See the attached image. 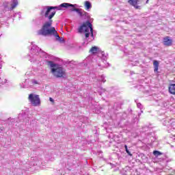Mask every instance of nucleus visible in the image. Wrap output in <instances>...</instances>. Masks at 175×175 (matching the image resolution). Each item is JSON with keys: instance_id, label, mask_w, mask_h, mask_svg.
Segmentation results:
<instances>
[{"instance_id": "1", "label": "nucleus", "mask_w": 175, "mask_h": 175, "mask_svg": "<svg viewBox=\"0 0 175 175\" xmlns=\"http://www.w3.org/2000/svg\"><path fill=\"white\" fill-rule=\"evenodd\" d=\"M29 61L30 62H40L43 58H47L46 52L42 51L38 46L33 45L30 50L29 54Z\"/></svg>"}, {"instance_id": "2", "label": "nucleus", "mask_w": 175, "mask_h": 175, "mask_svg": "<svg viewBox=\"0 0 175 175\" xmlns=\"http://www.w3.org/2000/svg\"><path fill=\"white\" fill-rule=\"evenodd\" d=\"M53 21L45 22L41 29L38 31V35L42 36H53L57 33V30H55V27H52Z\"/></svg>"}, {"instance_id": "3", "label": "nucleus", "mask_w": 175, "mask_h": 175, "mask_svg": "<svg viewBox=\"0 0 175 175\" xmlns=\"http://www.w3.org/2000/svg\"><path fill=\"white\" fill-rule=\"evenodd\" d=\"M55 10H60L59 6H44L41 9L40 16L46 18L48 21H53V17L55 16Z\"/></svg>"}, {"instance_id": "4", "label": "nucleus", "mask_w": 175, "mask_h": 175, "mask_svg": "<svg viewBox=\"0 0 175 175\" xmlns=\"http://www.w3.org/2000/svg\"><path fill=\"white\" fill-rule=\"evenodd\" d=\"M46 62L48 66L51 68V73H53L55 77L57 79H62L65 77V70H64V68H62V66L54 63L53 61H47Z\"/></svg>"}, {"instance_id": "5", "label": "nucleus", "mask_w": 175, "mask_h": 175, "mask_svg": "<svg viewBox=\"0 0 175 175\" xmlns=\"http://www.w3.org/2000/svg\"><path fill=\"white\" fill-rule=\"evenodd\" d=\"M77 32L80 35H85L86 40L88 39V21L84 22L78 27Z\"/></svg>"}, {"instance_id": "6", "label": "nucleus", "mask_w": 175, "mask_h": 175, "mask_svg": "<svg viewBox=\"0 0 175 175\" xmlns=\"http://www.w3.org/2000/svg\"><path fill=\"white\" fill-rule=\"evenodd\" d=\"M60 10L64 8V9H68L70 12H76L79 8L77 4H72L69 3H63L59 5Z\"/></svg>"}, {"instance_id": "7", "label": "nucleus", "mask_w": 175, "mask_h": 175, "mask_svg": "<svg viewBox=\"0 0 175 175\" xmlns=\"http://www.w3.org/2000/svg\"><path fill=\"white\" fill-rule=\"evenodd\" d=\"M29 100L31 103L32 106L40 105V98H39V95H34L33 94H29Z\"/></svg>"}, {"instance_id": "8", "label": "nucleus", "mask_w": 175, "mask_h": 175, "mask_svg": "<svg viewBox=\"0 0 175 175\" xmlns=\"http://www.w3.org/2000/svg\"><path fill=\"white\" fill-rule=\"evenodd\" d=\"M75 12L76 13H77L78 16H79V17L82 18V20H85V18H88V17L87 16V12L81 8H77V10Z\"/></svg>"}, {"instance_id": "9", "label": "nucleus", "mask_w": 175, "mask_h": 175, "mask_svg": "<svg viewBox=\"0 0 175 175\" xmlns=\"http://www.w3.org/2000/svg\"><path fill=\"white\" fill-rule=\"evenodd\" d=\"M163 43L164 46H166L167 47H170V46H172L173 44V40H172V38H170V37L169 36H165L163 38Z\"/></svg>"}, {"instance_id": "10", "label": "nucleus", "mask_w": 175, "mask_h": 175, "mask_svg": "<svg viewBox=\"0 0 175 175\" xmlns=\"http://www.w3.org/2000/svg\"><path fill=\"white\" fill-rule=\"evenodd\" d=\"M128 3L131 6H133L135 9H140V6L137 5L139 3V0H128Z\"/></svg>"}, {"instance_id": "11", "label": "nucleus", "mask_w": 175, "mask_h": 175, "mask_svg": "<svg viewBox=\"0 0 175 175\" xmlns=\"http://www.w3.org/2000/svg\"><path fill=\"white\" fill-rule=\"evenodd\" d=\"M101 51H102L98 46H92L89 51L93 55H95V54H98V53H100Z\"/></svg>"}, {"instance_id": "12", "label": "nucleus", "mask_w": 175, "mask_h": 175, "mask_svg": "<svg viewBox=\"0 0 175 175\" xmlns=\"http://www.w3.org/2000/svg\"><path fill=\"white\" fill-rule=\"evenodd\" d=\"M168 92L171 95H175V83L170 84L168 87Z\"/></svg>"}, {"instance_id": "13", "label": "nucleus", "mask_w": 175, "mask_h": 175, "mask_svg": "<svg viewBox=\"0 0 175 175\" xmlns=\"http://www.w3.org/2000/svg\"><path fill=\"white\" fill-rule=\"evenodd\" d=\"M88 28L90 29V36L92 38H90V41L92 42L94 40V29H92V24L91 23L88 22Z\"/></svg>"}, {"instance_id": "14", "label": "nucleus", "mask_w": 175, "mask_h": 175, "mask_svg": "<svg viewBox=\"0 0 175 175\" xmlns=\"http://www.w3.org/2000/svg\"><path fill=\"white\" fill-rule=\"evenodd\" d=\"M53 36H55L56 40H57V42H59V43H65V40H64L63 38L59 37V35H58V33L57 31L55 34H53Z\"/></svg>"}, {"instance_id": "15", "label": "nucleus", "mask_w": 175, "mask_h": 175, "mask_svg": "<svg viewBox=\"0 0 175 175\" xmlns=\"http://www.w3.org/2000/svg\"><path fill=\"white\" fill-rule=\"evenodd\" d=\"M153 66H154V72H156L157 73H158V69L159 68V62H158V60H154L153 61Z\"/></svg>"}, {"instance_id": "16", "label": "nucleus", "mask_w": 175, "mask_h": 175, "mask_svg": "<svg viewBox=\"0 0 175 175\" xmlns=\"http://www.w3.org/2000/svg\"><path fill=\"white\" fill-rule=\"evenodd\" d=\"M17 5H18V1L17 0H12L10 10H13Z\"/></svg>"}, {"instance_id": "17", "label": "nucleus", "mask_w": 175, "mask_h": 175, "mask_svg": "<svg viewBox=\"0 0 175 175\" xmlns=\"http://www.w3.org/2000/svg\"><path fill=\"white\" fill-rule=\"evenodd\" d=\"M25 116H26L25 112H22L18 115V120H20L21 121L22 120H24V118H25Z\"/></svg>"}, {"instance_id": "18", "label": "nucleus", "mask_w": 175, "mask_h": 175, "mask_svg": "<svg viewBox=\"0 0 175 175\" xmlns=\"http://www.w3.org/2000/svg\"><path fill=\"white\" fill-rule=\"evenodd\" d=\"M29 84H30V87H32V85H35L36 84H39V81H38L36 79H31Z\"/></svg>"}, {"instance_id": "19", "label": "nucleus", "mask_w": 175, "mask_h": 175, "mask_svg": "<svg viewBox=\"0 0 175 175\" xmlns=\"http://www.w3.org/2000/svg\"><path fill=\"white\" fill-rule=\"evenodd\" d=\"M153 155H154V157H159L160 155H162V152L158 150H154Z\"/></svg>"}, {"instance_id": "20", "label": "nucleus", "mask_w": 175, "mask_h": 175, "mask_svg": "<svg viewBox=\"0 0 175 175\" xmlns=\"http://www.w3.org/2000/svg\"><path fill=\"white\" fill-rule=\"evenodd\" d=\"M38 159V157H31V161H34L36 165H40L41 162L36 161Z\"/></svg>"}, {"instance_id": "21", "label": "nucleus", "mask_w": 175, "mask_h": 175, "mask_svg": "<svg viewBox=\"0 0 175 175\" xmlns=\"http://www.w3.org/2000/svg\"><path fill=\"white\" fill-rule=\"evenodd\" d=\"M8 80L6 79H2L0 78V87L1 85H3L5 83H7Z\"/></svg>"}, {"instance_id": "22", "label": "nucleus", "mask_w": 175, "mask_h": 175, "mask_svg": "<svg viewBox=\"0 0 175 175\" xmlns=\"http://www.w3.org/2000/svg\"><path fill=\"white\" fill-rule=\"evenodd\" d=\"M124 148L126 150V152H127L130 157H132V154L131 153V152H129V150H128V146L124 145Z\"/></svg>"}, {"instance_id": "23", "label": "nucleus", "mask_w": 175, "mask_h": 175, "mask_svg": "<svg viewBox=\"0 0 175 175\" xmlns=\"http://www.w3.org/2000/svg\"><path fill=\"white\" fill-rule=\"evenodd\" d=\"M15 16H17L18 17V18H21V12H18V13H16Z\"/></svg>"}, {"instance_id": "24", "label": "nucleus", "mask_w": 175, "mask_h": 175, "mask_svg": "<svg viewBox=\"0 0 175 175\" xmlns=\"http://www.w3.org/2000/svg\"><path fill=\"white\" fill-rule=\"evenodd\" d=\"M85 8L86 10H88V1H86L85 2Z\"/></svg>"}, {"instance_id": "25", "label": "nucleus", "mask_w": 175, "mask_h": 175, "mask_svg": "<svg viewBox=\"0 0 175 175\" xmlns=\"http://www.w3.org/2000/svg\"><path fill=\"white\" fill-rule=\"evenodd\" d=\"M83 64H84V66H87V65H88V64L87 63V59H85L83 61Z\"/></svg>"}, {"instance_id": "26", "label": "nucleus", "mask_w": 175, "mask_h": 175, "mask_svg": "<svg viewBox=\"0 0 175 175\" xmlns=\"http://www.w3.org/2000/svg\"><path fill=\"white\" fill-rule=\"evenodd\" d=\"M21 88H25V85L24 83L21 84Z\"/></svg>"}, {"instance_id": "27", "label": "nucleus", "mask_w": 175, "mask_h": 175, "mask_svg": "<svg viewBox=\"0 0 175 175\" xmlns=\"http://www.w3.org/2000/svg\"><path fill=\"white\" fill-rule=\"evenodd\" d=\"M49 100L50 102H54V99H53V98L51 97L49 98Z\"/></svg>"}, {"instance_id": "28", "label": "nucleus", "mask_w": 175, "mask_h": 175, "mask_svg": "<svg viewBox=\"0 0 175 175\" xmlns=\"http://www.w3.org/2000/svg\"><path fill=\"white\" fill-rule=\"evenodd\" d=\"M91 8V3L88 2V9H90Z\"/></svg>"}, {"instance_id": "29", "label": "nucleus", "mask_w": 175, "mask_h": 175, "mask_svg": "<svg viewBox=\"0 0 175 175\" xmlns=\"http://www.w3.org/2000/svg\"><path fill=\"white\" fill-rule=\"evenodd\" d=\"M83 43H84V44H86V45L88 44V42H87V41L84 42Z\"/></svg>"}, {"instance_id": "30", "label": "nucleus", "mask_w": 175, "mask_h": 175, "mask_svg": "<svg viewBox=\"0 0 175 175\" xmlns=\"http://www.w3.org/2000/svg\"><path fill=\"white\" fill-rule=\"evenodd\" d=\"M0 69H2V64H0Z\"/></svg>"}, {"instance_id": "31", "label": "nucleus", "mask_w": 175, "mask_h": 175, "mask_svg": "<svg viewBox=\"0 0 175 175\" xmlns=\"http://www.w3.org/2000/svg\"><path fill=\"white\" fill-rule=\"evenodd\" d=\"M3 131V129L0 128V132H2Z\"/></svg>"}, {"instance_id": "32", "label": "nucleus", "mask_w": 175, "mask_h": 175, "mask_svg": "<svg viewBox=\"0 0 175 175\" xmlns=\"http://www.w3.org/2000/svg\"><path fill=\"white\" fill-rule=\"evenodd\" d=\"M14 119H12V122H14Z\"/></svg>"}, {"instance_id": "33", "label": "nucleus", "mask_w": 175, "mask_h": 175, "mask_svg": "<svg viewBox=\"0 0 175 175\" xmlns=\"http://www.w3.org/2000/svg\"><path fill=\"white\" fill-rule=\"evenodd\" d=\"M146 3H148V0L146 1Z\"/></svg>"}, {"instance_id": "34", "label": "nucleus", "mask_w": 175, "mask_h": 175, "mask_svg": "<svg viewBox=\"0 0 175 175\" xmlns=\"http://www.w3.org/2000/svg\"><path fill=\"white\" fill-rule=\"evenodd\" d=\"M88 36H90V33H88Z\"/></svg>"}, {"instance_id": "35", "label": "nucleus", "mask_w": 175, "mask_h": 175, "mask_svg": "<svg viewBox=\"0 0 175 175\" xmlns=\"http://www.w3.org/2000/svg\"><path fill=\"white\" fill-rule=\"evenodd\" d=\"M25 81H27V79H25Z\"/></svg>"}]
</instances>
